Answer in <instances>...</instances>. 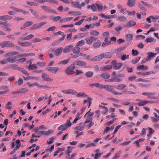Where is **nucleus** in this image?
<instances>
[{"label": "nucleus", "mask_w": 159, "mask_h": 159, "mask_svg": "<svg viewBox=\"0 0 159 159\" xmlns=\"http://www.w3.org/2000/svg\"><path fill=\"white\" fill-rule=\"evenodd\" d=\"M59 35L63 36L60 39L57 40L54 42L53 43L52 45L56 46L59 44L61 41H63L64 40L66 36V35L64 34V33L61 31H59L55 33V35L57 36Z\"/></svg>", "instance_id": "nucleus-1"}, {"label": "nucleus", "mask_w": 159, "mask_h": 159, "mask_svg": "<svg viewBox=\"0 0 159 159\" xmlns=\"http://www.w3.org/2000/svg\"><path fill=\"white\" fill-rule=\"evenodd\" d=\"M16 57L15 56L14 57H8L6 60H4L1 61H0V63L1 64H4L8 62L13 63L16 61Z\"/></svg>", "instance_id": "nucleus-2"}, {"label": "nucleus", "mask_w": 159, "mask_h": 159, "mask_svg": "<svg viewBox=\"0 0 159 159\" xmlns=\"http://www.w3.org/2000/svg\"><path fill=\"white\" fill-rule=\"evenodd\" d=\"M111 64L113 68L115 70H118L120 69L122 66L121 63H118L115 60H113L111 62Z\"/></svg>", "instance_id": "nucleus-3"}, {"label": "nucleus", "mask_w": 159, "mask_h": 159, "mask_svg": "<svg viewBox=\"0 0 159 159\" xmlns=\"http://www.w3.org/2000/svg\"><path fill=\"white\" fill-rule=\"evenodd\" d=\"M47 24L46 22L37 23L34 25L30 28L31 30L39 29L42 27L44 25Z\"/></svg>", "instance_id": "nucleus-4"}, {"label": "nucleus", "mask_w": 159, "mask_h": 159, "mask_svg": "<svg viewBox=\"0 0 159 159\" xmlns=\"http://www.w3.org/2000/svg\"><path fill=\"white\" fill-rule=\"evenodd\" d=\"M113 86H112L108 85V88L106 89V91L107 92H111L112 93L116 95L122 94V93L116 91L113 88Z\"/></svg>", "instance_id": "nucleus-5"}, {"label": "nucleus", "mask_w": 159, "mask_h": 159, "mask_svg": "<svg viewBox=\"0 0 159 159\" xmlns=\"http://www.w3.org/2000/svg\"><path fill=\"white\" fill-rule=\"evenodd\" d=\"M75 69V65L73 63L72 64L70 65L66 69V73L67 74L72 75L74 72Z\"/></svg>", "instance_id": "nucleus-6"}, {"label": "nucleus", "mask_w": 159, "mask_h": 159, "mask_svg": "<svg viewBox=\"0 0 159 159\" xmlns=\"http://www.w3.org/2000/svg\"><path fill=\"white\" fill-rule=\"evenodd\" d=\"M98 39L97 38L93 36H91L85 39L86 42L87 44L89 45L92 44L93 42L96 41Z\"/></svg>", "instance_id": "nucleus-7"}, {"label": "nucleus", "mask_w": 159, "mask_h": 159, "mask_svg": "<svg viewBox=\"0 0 159 159\" xmlns=\"http://www.w3.org/2000/svg\"><path fill=\"white\" fill-rule=\"evenodd\" d=\"M2 47L4 48L6 47H11L14 46V45L11 42L7 41H4L1 43Z\"/></svg>", "instance_id": "nucleus-8"}, {"label": "nucleus", "mask_w": 159, "mask_h": 159, "mask_svg": "<svg viewBox=\"0 0 159 159\" xmlns=\"http://www.w3.org/2000/svg\"><path fill=\"white\" fill-rule=\"evenodd\" d=\"M59 68L57 66L50 67L46 68V70L53 73H56L59 70Z\"/></svg>", "instance_id": "nucleus-9"}, {"label": "nucleus", "mask_w": 159, "mask_h": 159, "mask_svg": "<svg viewBox=\"0 0 159 159\" xmlns=\"http://www.w3.org/2000/svg\"><path fill=\"white\" fill-rule=\"evenodd\" d=\"M41 8L44 10L47 11L49 13L57 14V12L56 11L53 9H51L50 7L42 6Z\"/></svg>", "instance_id": "nucleus-10"}, {"label": "nucleus", "mask_w": 159, "mask_h": 159, "mask_svg": "<svg viewBox=\"0 0 159 159\" xmlns=\"http://www.w3.org/2000/svg\"><path fill=\"white\" fill-rule=\"evenodd\" d=\"M75 66H83L86 65V63L82 60H77L73 62Z\"/></svg>", "instance_id": "nucleus-11"}, {"label": "nucleus", "mask_w": 159, "mask_h": 159, "mask_svg": "<svg viewBox=\"0 0 159 159\" xmlns=\"http://www.w3.org/2000/svg\"><path fill=\"white\" fill-rule=\"evenodd\" d=\"M154 94V93L144 92L142 93V94L143 95L147 96L148 98L151 99H155L156 98L153 96Z\"/></svg>", "instance_id": "nucleus-12"}, {"label": "nucleus", "mask_w": 159, "mask_h": 159, "mask_svg": "<svg viewBox=\"0 0 159 159\" xmlns=\"http://www.w3.org/2000/svg\"><path fill=\"white\" fill-rule=\"evenodd\" d=\"M42 77L43 80L45 81L50 82L53 81L52 79L49 78V76L47 74L44 73L42 74Z\"/></svg>", "instance_id": "nucleus-13"}, {"label": "nucleus", "mask_w": 159, "mask_h": 159, "mask_svg": "<svg viewBox=\"0 0 159 159\" xmlns=\"http://www.w3.org/2000/svg\"><path fill=\"white\" fill-rule=\"evenodd\" d=\"M36 1L41 3H43L45 2H48L51 4H57V2L56 0H36Z\"/></svg>", "instance_id": "nucleus-14"}, {"label": "nucleus", "mask_w": 159, "mask_h": 159, "mask_svg": "<svg viewBox=\"0 0 159 159\" xmlns=\"http://www.w3.org/2000/svg\"><path fill=\"white\" fill-rule=\"evenodd\" d=\"M33 24L32 22L31 21H27L26 22L20 27V29L21 30H24L25 29L26 27H28L30 26H31Z\"/></svg>", "instance_id": "nucleus-15"}, {"label": "nucleus", "mask_w": 159, "mask_h": 159, "mask_svg": "<svg viewBox=\"0 0 159 159\" xmlns=\"http://www.w3.org/2000/svg\"><path fill=\"white\" fill-rule=\"evenodd\" d=\"M54 132V131L52 129H48L47 131H39L38 134H40V136H41L43 134H44L45 135H49L51 133H53Z\"/></svg>", "instance_id": "nucleus-16"}, {"label": "nucleus", "mask_w": 159, "mask_h": 159, "mask_svg": "<svg viewBox=\"0 0 159 159\" xmlns=\"http://www.w3.org/2000/svg\"><path fill=\"white\" fill-rule=\"evenodd\" d=\"M70 55L72 58H75L80 56L85 57L86 54L81 52H78L75 54L71 53Z\"/></svg>", "instance_id": "nucleus-17"}, {"label": "nucleus", "mask_w": 159, "mask_h": 159, "mask_svg": "<svg viewBox=\"0 0 159 159\" xmlns=\"http://www.w3.org/2000/svg\"><path fill=\"white\" fill-rule=\"evenodd\" d=\"M73 46L72 45H70L66 46L63 49V52L64 53H66L69 52L73 48Z\"/></svg>", "instance_id": "nucleus-18"}, {"label": "nucleus", "mask_w": 159, "mask_h": 159, "mask_svg": "<svg viewBox=\"0 0 159 159\" xmlns=\"http://www.w3.org/2000/svg\"><path fill=\"white\" fill-rule=\"evenodd\" d=\"M102 58H111L112 56V53L110 52H106L105 53L101 54Z\"/></svg>", "instance_id": "nucleus-19"}, {"label": "nucleus", "mask_w": 159, "mask_h": 159, "mask_svg": "<svg viewBox=\"0 0 159 159\" xmlns=\"http://www.w3.org/2000/svg\"><path fill=\"white\" fill-rule=\"evenodd\" d=\"M153 114L155 117H151V121L152 122H158L159 120V116L155 112L153 113Z\"/></svg>", "instance_id": "nucleus-20"}, {"label": "nucleus", "mask_w": 159, "mask_h": 159, "mask_svg": "<svg viewBox=\"0 0 159 159\" xmlns=\"http://www.w3.org/2000/svg\"><path fill=\"white\" fill-rule=\"evenodd\" d=\"M102 59V54L94 57L91 59V61H100Z\"/></svg>", "instance_id": "nucleus-21"}, {"label": "nucleus", "mask_w": 159, "mask_h": 159, "mask_svg": "<svg viewBox=\"0 0 159 159\" xmlns=\"http://www.w3.org/2000/svg\"><path fill=\"white\" fill-rule=\"evenodd\" d=\"M3 25L5 26L6 30L7 31H10L11 30V29L9 28V27H11V24L7 22V21L3 22Z\"/></svg>", "instance_id": "nucleus-22"}, {"label": "nucleus", "mask_w": 159, "mask_h": 159, "mask_svg": "<svg viewBox=\"0 0 159 159\" xmlns=\"http://www.w3.org/2000/svg\"><path fill=\"white\" fill-rule=\"evenodd\" d=\"M147 57L148 58V59L149 60L150 59L155 57L157 54V53L152 52H149L147 53Z\"/></svg>", "instance_id": "nucleus-23"}, {"label": "nucleus", "mask_w": 159, "mask_h": 159, "mask_svg": "<svg viewBox=\"0 0 159 159\" xmlns=\"http://www.w3.org/2000/svg\"><path fill=\"white\" fill-rule=\"evenodd\" d=\"M110 74L108 73H105L100 75V77L103 79H107L109 78L110 77Z\"/></svg>", "instance_id": "nucleus-24"}, {"label": "nucleus", "mask_w": 159, "mask_h": 159, "mask_svg": "<svg viewBox=\"0 0 159 159\" xmlns=\"http://www.w3.org/2000/svg\"><path fill=\"white\" fill-rule=\"evenodd\" d=\"M63 50L62 47H60L56 49L54 52L55 55L56 56L60 55L61 53Z\"/></svg>", "instance_id": "nucleus-25"}, {"label": "nucleus", "mask_w": 159, "mask_h": 159, "mask_svg": "<svg viewBox=\"0 0 159 159\" xmlns=\"http://www.w3.org/2000/svg\"><path fill=\"white\" fill-rule=\"evenodd\" d=\"M136 2V0H128L127 5L129 7H131L135 5Z\"/></svg>", "instance_id": "nucleus-26"}, {"label": "nucleus", "mask_w": 159, "mask_h": 159, "mask_svg": "<svg viewBox=\"0 0 159 159\" xmlns=\"http://www.w3.org/2000/svg\"><path fill=\"white\" fill-rule=\"evenodd\" d=\"M126 87V85L124 84H120L115 86V87L116 89L120 90H123Z\"/></svg>", "instance_id": "nucleus-27"}, {"label": "nucleus", "mask_w": 159, "mask_h": 159, "mask_svg": "<svg viewBox=\"0 0 159 159\" xmlns=\"http://www.w3.org/2000/svg\"><path fill=\"white\" fill-rule=\"evenodd\" d=\"M136 24V22L133 20H130L126 24L125 26L127 27H131L134 26Z\"/></svg>", "instance_id": "nucleus-28"}, {"label": "nucleus", "mask_w": 159, "mask_h": 159, "mask_svg": "<svg viewBox=\"0 0 159 159\" xmlns=\"http://www.w3.org/2000/svg\"><path fill=\"white\" fill-rule=\"evenodd\" d=\"M30 10L32 14L36 18H38L39 16V12L36 11L33 9H30Z\"/></svg>", "instance_id": "nucleus-29"}, {"label": "nucleus", "mask_w": 159, "mask_h": 159, "mask_svg": "<svg viewBox=\"0 0 159 159\" xmlns=\"http://www.w3.org/2000/svg\"><path fill=\"white\" fill-rule=\"evenodd\" d=\"M71 5L75 7L81 9V6L78 2H77L72 1L71 2Z\"/></svg>", "instance_id": "nucleus-30"}, {"label": "nucleus", "mask_w": 159, "mask_h": 159, "mask_svg": "<svg viewBox=\"0 0 159 159\" xmlns=\"http://www.w3.org/2000/svg\"><path fill=\"white\" fill-rule=\"evenodd\" d=\"M101 44V41L100 40H98L96 42L93 43V47L94 48H97L100 47Z\"/></svg>", "instance_id": "nucleus-31"}, {"label": "nucleus", "mask_w": 159, "mask_h": 159, "mask_svg": "<svg viewBox=\"0 0 159 159\" xmlns=\"http://www.w3.org/2000/svg\"><path fill=\"white\" fill-rule=\"evenodd\" d=\"M72 52L74 54H76L79 52L80 51V48L78 46H76V47L74 48H73Z\"/></svg>", "instance_id": "nucleus-32"}, {"label": "nucleus", "mask_w": 159, "mask_h": 159, "mask_svg": "<svg viewBox=\"0 0 159 159\" xmlns=\"http://www.w3.org/2000/svg\"><path fill=\"white\" fill-rule=\"evenodd\" d=\"M112 68V65H107L103 67L100 68V69L102 70H111Z\"/></svg>", "instance_id": "nucleus-33"}, {"label": "nucleus", "mask_w": 159, "mask_h": 159, "mask_svg": "<svg viewBox=\"0 0 159 159\" xmlns=\"http://www.w3.org/2000/svg\"><path fill=\"white\" fill-rule=\"evenodd\" d=\"M149 102L145 100H140V102L138 103V105L139 106H143L147 104Z\"/></svg>", "instance_id": "nucleus-34"}, {"label": "nucleus", "mask_w": 159, "mask_h": 159, "mask_svg": "<svg viewBox=\"0 0 159 159\" xmlns=\"http://www.w3.org/2000/svg\"><path fill=\"white\" fill-rule=\"evenodd\" d=\"M27 84L30 87H33L34 86H36L38 87H40V84L37 82H34L32 84H30V82H28Z\"/></svg>", "instance_id": "nucleus-35"}, {"label": "nucleus", "mask_w": 159, "mask_h": 159, "mask_svg": "<svg viewBox=\"0 0 159 159\" xmlns=\"http://www.w3.org/2000/svg\"><path fill=\"white\" fill-rule=\"evenodd\" d=\"M37 66L36 65L31 64V62L28 66V68L29 70H32L34 69H36L37 68Z\"/></svg>", "instance_id": "nucleus-36"}, {"label": "nucleus", "mask_w": 159, "mask_h": 159, "mask_svg": "<svg viewBox=\"0 0 159 159\" xmlns=\"http://www.w3.org/2000/svg\"><path fill=\"white\" fill-rule=\"evenodd\" d=\"M17 69L21 73L26 75H29L28 73L23 68L19 67Z\"/></svg>", "instance_id": "nucleus-37"}, {"label": "nucleus", "mask_w": 159, "mask_h": 159, "mask_svg": "<svg viewBox=\"0 0 159 159\" xmlns=\"http://www.w3.org/2000/svg\"><path fill=\"white\" fill-rule=\"evenodd\" d=\"M18 43L20 45L23 47H27L31 45V43L29 42L23 43L19 42Z\"/></svg>", "instance_id": "nucleus-38"}, {"label": "nucleus", "mask_w": 159, "mask_h": 159, "mask_svg": "<svg viewBox=\"0 0 159 159\" xmlns=\"http://www.w3.org/2000/svg\"><path fill=\"white\" fill-rule=\"evenodd\" d=\"M99 32L96 30H92L90 32L91 35L97 36L99 35Z\"/></svg>", "instance_id": "nucleus-39"}, {"label": "nucleus", "mask_w": 159, "mask_h": 159, "mask_svg": "<svg viewBox=\"0 0 159 159\" xmlns=\"http://www.w3.org/2000/svg\"><path fill=\"white\" fill-rule=\"evenodd\" d=\"M125 38L126 40L131 41L133 39V35L131 34H127L125 35Z\"/></svg>", "instance_id": "nucleus-40"}, {"label": "nucleus", "mask_w": 159, "mask_h": 159, "mask_svg": "<svg viewBox=\"0 0 159 159\" xmlns=\"http://www.w3.org/2000/svg\"><path fill=\"white\" fill-rule=\"evenodd\" d=\"M69 61V59H65L63 61H60L58 64V65H65L68 63Z\"/></svg>", "instance_id": "nucleus-41"}, {"label": "nucleus", "mask_w": 159, "mask_h": 159, "mask_svg": "<svg viewBox=\"0 0 159 159\" xmlns=\"http://www.w3.org/2000/svg\"><path fill=\"white\" fill-rule=\"evenodd\" d=\"M19 93H24L28 92L29 90L28 89L25 88H22L18 89Z\"/></svg>", "instance_id": "nucleus-42"}, {"label": "nucleus", "mask_w": 159, "mask_h": 159, "mask_svg": "<svg viewBox=\"0 0 159 159\" xmlns=\"http://www.w3.org/2000/svg\"><path fill=\"white\" fill-rule=\"evenodd\" d=\"M2 20H9L12 18V17L8 15L2 16Z\"/></svg>", "instance_id": "nucleus-43"}, {"label": "nucleus", "mask_w": 159, "mask_h": 159, "mask_svg": "<svg viewBox=\"0 0 159 159\" xmlns=\"http://www.w3.org/2000/svg\"><path fill=\"white\" fill-rule=\"evenodd\" d=\"M64 125L67 129L68 128L71 126L72 124L70 120H66V123L64 124Z\"/></svg>", "instance_id": "nucleus-44"}, {"label": "nucleus", "mask_w": 159, "mask_h": 159, "mask_svg": "<svg viewBox=\"0 0 159 159\" xmlns=\"http://www.w3.org/2000/svg\"><path fill=\"white\" fill-rule=\"evenodd\" d=\"M93 73L92 71H88L85 73V75L87 78H90L93 76Z\"/></svg>", "instance_id": "nucleus-45"}, {"label": "nucleus", "mask_w": 159, "mask_h": 159, "mask_svg": "<svg viewBox=\"0 0 159 159\" xmlns=\"http://www.w3.org/2000/svg\"><path fill=\"white\" fill-rule=\"evenodd\" d=\"M85 44V41L83 40L78 41L76 44V46H81L84 45Z\"/></svg>", "instance_id": "nucleus-46"}, {"label": "nucleus", "mask_w": 159, "mask_h": 159, "mask_svg": "<svg viewBox=\"0 0 159 159\" xmlns=\"http://www.w3.org/2000/svg\"><path fill=\"white\" fill-rule=\"evenodd\" d=\"M117 20L121 22H124L126 21V18L125 16H121L117 18Z\"/></svg>", "instance_id": "nucleus-47"}, {"label": "nucleus", "mask_w": 159, "mask_h": 159, "mask_svg": "<svg viewBox=\"0 0 159 159\" xmlns=\"http://www.w3.org/2000/svg\"><path fill=\"white\" fill-rule=\"evenodd\" d=\"M68 94H71L73 95L77 94L78 93V92L75 90L71 89H68Z\"/></svg>", "instance_id": "nucleus-48"}, {"label": "nucleus", "mask_w": 159, "mask_h": 159, "mask_svg": "<svg viewBox=\"0 0 159 159\" xmlns=\"http://www.w3.org/2000/svg\"><path fill=\"white\" fill-rule=\"evenodd\" d=\"M87 95L84 92H80L79 93L77 94V97H86Z\"/></svg>", "instance_id": "nucleus-49"}, {"label": "nucleus", "mask_w": 159, "mask_h": 159, "mask_svg": "<svg viewBox=\"0 0 159 159\" xmlns=\"http://www.w3.org/2000/svg\"><path fill=\"white\" fill-rule=\"evenodd\" d=\"M36 78V77L34 76H28L26 77H25L24 76H23V78L25 80H28L31 79H34Z\"/></svg>", "instance_id": "nucleus-50"}, {"label": "nucleus", "mask_w": 159, "mask_h": 159, "mask_svg": "<svg viewBox=\"0 0 159 159\" xmlns=\"http://www.w3.org/2000/svg\"><path fill=\"white\" fill-rule=\"evenodd\" d=\"M140 58V57H137L135 59H132V63L133 64H135L137 63L139 61Z\"/></svg>", "instance_id": "nucleus-51"}, {"label": "nucleus", "mask_w": 159, "mask_h": 159, "mask_svg": "<svg viewBox=\"0 0 159 159\" xmlns=\"http://www.w3.org/2000/svg\"><path fill=\"white\" fill-rule=\"evenodd\" d=\"M73 148L72 147L68 146L67 147V150L65 152V153L66 154H68L71 152Z\"/></svg>", "instance_id": "nucleus-52"}, {"label": "nucleus", "mask_w": 159, "mask_h": 159, "mask_svg": "<svg viewBox=\"0 0 159 159\" xmlns=\"http://www.w3.org/2000/svg\"><path fill=\"white\" fill-rule=\"evenodd\" d=\"M115 29L117 32H119L122 30V27L120 25L116 26L115 27Z\"/></svg>", "instance_id": "nucleus-53"}, {"label": "nucleus", "mask_w": 159, "mask_h": 159, "mask_svg": "<svg viewBox=\"0 0 159 159\" xmlns=\"http://www.w3.org/2000/svg\"><path fill=\"white\" fill-rule=\"evenodd\" d=\"M26 3L29 5L31 6H37L38 5V3L31 2L26 1Z\"/></svg>", "instance_id": "nucleus-54"}, {"label": "nucleus", "mask_w": 159, "mask_h": 159, "mask_svg": "<svg viewBox=\"0 0 159 159\" xmlns=\"http://www.w3.org/2000/svg\"><path fill=\"white\" fill-rule=\"evenodd\" d=\"M85 126V124L83 125L82 126H77L75 127V130H82L84 128Z\"/></svg>", "instance_id": "nucleus-55"}, {"label": "nucleus", "mask_w": 159, "mask_h": 159, "mask_svg": "<svg viewBox=\"0 0 159 159\" xmlns=\"http://www.w3.org/2000/svg\"><path fill=\"white\" fill-rule=\"evenodd\" d=\"M123 93L126 95H130V94H134L135 93L134 92L130 91H127L126 90H124L123 92Z\"/></svg>", "instance_id": "nucleus-56"}, {"label": "nucleus", "mask_w": 159, "mask_h": 159, "mask_svg": "<svg viewBox=\"0 0 159 159\" xmlns=\"http://www.w3.org/2000/svg\"><path fill=\"white\" fill-rule=\"evenodd\" d=\"M34 37V35L32 34H30L25 37L23 39L24 40H28Z\"/></svg>", "instance_id": "nucleus-57"}, {"label": "nucleus", "mask_w": 159, "mask_h": 159, "mask_svg": "<svg viewBox=\"0 0 159 159\" xmlns=\"http://www.w3.org/2000/svg\"><path fill=\"white\" fill-rule=\"evenodd\" d=\"M158 71V70H153L149 72H146V74H147V75H150L152 74H155Z\"/></svg>", "instance_id": "nucleus-58"}, {"label": "nucleus", "mask_w": 159, "mask_h": 159, "mask_svg": "<svg viewBox=\"0 0 159 159\" xmlns=\"http://www.w3.org/2000/svg\"><path fill=\"white\" fill-rule=\"evenodd\" d=\"M37 65L40 67H43L45 66L46 64V62L44 61L38 62H37Z\"/></svg>", "instance_id": "nucleus-59"}, {"label": "nucleus", "mask_w": 159, "mask_h": 159, "mask_svg": "<svg viewBox=\"0 0 159 159\" xmlns=\"http://www.w3.org/2000/svg\"><path fill=\"white\" fill-rule=\"evenodd\" d=\"M67 129V128L65 126L64 124L61 125L58 128V129L59 130H65Z\"/></svg>", "instance_id": "nucleus-60"}, {"label": "nucleus", "mask_w": 159, "mask_h": 159, "mask_svg": "<svg viewBox=\"0 0 159 159\" xmlns=\"http://www.w3.org/2000/svg\"><path fill=\"white\" fill-rule=\"evenodd\" d=\"M111 79V82H119L121 81L122 80V79L121 78H112Z\"/></svg>", "instance_id": "nucleus-61"}, {"label": "nucleus", "mask_w": 159, "mask_h": 159, "mask_svg": "<svg viewBox=\"0 0 159 159\" xmlns=\"http://www.w3.org/2000/svg\"><path fill=\"white\" fill-rule=\"evenodd\" d=\"M49 139L50 140L49 141H47V143L48 144H50L53 143L54 142V140L55 139L54 137H52L51 138H50Z\"/></svg>", "instance_id": "nucleus-62"}, {"label": "nucleus", "mask_w": 159, "mask_h": 159, "mask_svg": "<svg viewBox=\"0 0 159 159\" xmlns=\"http://www.w3.org/2000/svg\"><path fill=\"white\" fill-rule=\"evenodd\" d=\"M90 110L88 111V112L86 113L85 114L84 117H85L86 116H89L90 117H91L93 115V112H89Z\"/></svg>", "instance_id": "nucleus-63"}, {"label": "nucleus", "mask_w": 159, "mask_h": 159, "mask_svg": "<svg viewBox=\"0 0 159 159\" xmlns=\"http://www.w3.org/2000/svg\"><path fill=\"white\" fill-rule=\"evenodd\" d=\"M61 19V17L60 16H55L52 19V20L55 22H57L60 20Z\"/></svg>", "instance_id": "nucleus-64"}]
</instances>
